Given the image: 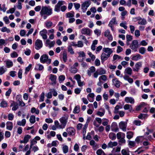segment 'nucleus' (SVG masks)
Wrapping results in <instances>:
<instances>
[{"instance_id":"1","label":"nucleus","mask_w":155,"mask_h":155,"mask_svg":"<svg viewBox=\"0 0 155 155\" xmlns=\"http://www.w3.org/2000/svg\"><path fill=\"white\" fill-rule=\"evenodd\" d=\"M65 4H66V3L64 1H59L55 6L54 11L57 12H59L60 11L62 12H64L67 8V6L64 5Z\"/></svg>"},{"instance_id":"2","label":"nucleus","mask_w":155,"mask_h":155,"mask_svg":"<svg viewBox=\"0 0 155 155\" xmlns=\"http://www.w3.org/2000/svg\"><path fill=\"white\" fill-rule=\"evenodd\" d=\"M52 14V9L49 6H42L40 12L41 16L46 15L47 16L51 15Z\"/></svg>"},{"instance_id":"3","label":"nucleus","mask_w":155,"mask_h":155,"mask_svg":"<svg viewBox=\"0 0 155 155\" xmlns=\"http://www.w3.org/2000/svg\"><path fill=\"white\" fill-rule=\"evenodd\" d=\"M40 59V62L43 64L46 63L48 64H49L51 62V59L49 58L48 55L46 54L41 55Z\"/></svg>"},{"instance_id":"4","label":"nucleus","mask_w":155,"mask_h":155,"mask_svg":"<svg viewBox=\"0 0 155 155\" xmlns=\"http://www.w3.org/2000/svg\"><path fill=\"white\" fill-rule=\"evenodd\" d=\"M69 116L67 114L64 115L59 119V120L61 124L65 128L68 121Z\"/></svg>"},{"instance_id":"5","label":"nucleus","mask_w":155,"mask_h":155,"mask_svg":"<svg viewBox=\"0 0 155 155\" xmlns=\"http://www.w3.org/2000/svg\"><path fill=\"white\" fill-rule=\"evenodd\" d=\"M53 130H56L57 129H61L64 128L61 124H60L58 120H56L54 121V125L51 127Z\"/></svg>"},{"instance_id":"6","label":"nucleus","mask_w":155,"mask_h":155,"mask_svg":"<svg viewBox=\"0 0 155 155\" xmlns=\"http://www.w3.org/2000/svg\"><path fill=\"white\" fill-rule=\"evenodd\" d=\"M130 47L131 49L133 50L134 51L136 52L137 49L138 47V41L137 40H133L130 46Z\"/></svg>"},{"instance_id":"7","label":"nucleus","mask_w":155,"mask_h":155,"mask_svg":"<svg viewBox=\"0 0 155 155\" xmlns=\"http://www.w3.org/2000/svg\"><path fill=\"white\" fill-rule=\"evenodd\" d=\"M102 119L99 117H96L94 119L93 124L96 127H98L101 124Z\"/></svg>"},{"instance_id":"8","label":"nucleus","mask_w":155,"mask_h":155,"mask_svg":"<svg viewBox=\"0 0 155 155\" xmlns=\"http://www.w3.org/2000/svg\"><path fill=\"white\" fill-rule=\"evenodd\" d=\"M35 48L38 50L41 48L43 46L42 41L39 39H37L35 43Z\"/></svg>"},{"instance_id":"9","label":"nucleus","mask_w":155,"mask_h":155,"mask_svg":"<svg viewBox=\"0 0 155 155\" xmlns=\"http://www.w3.org/2000/svg\"><path fill=\"white\" fill-rule=\"evenodd\" d=\"M127 122L126 121H121L119 124V128L123 131H125L126 130Z\"/></svg>"},{"instance_id":"10","label":"nucleus","mask_w":155,"mask_h":155,"mask_svg":"<svg viewBox=\"0 0 155 155\" xmlns=\"http://www.w3.org/2000/svg\"><path fill=\"white\" fill-rule=\"evenodd\" d=\"M47 31L45 29H43L39 32V34L43 39H47L48 38L47 35Z\"/></svg>"},{"instance_id":"11","label":"nucleus","mask_w":155,"mask_h":155,"mask_svg":"<svg viewBox=\"0 0 155 155\" xmlns=\"http://www.w3.org/2000/svg\"><path fill=\"white\" fill-rule=\"evenodd\" d=\"M142 67V62L140 61L137 62L135 64L134 67L133 68V70L134 71L138 72Z\"/></svg>"},{"instance_id":"12","label":"nucleus","mask_w":155,"mask_h":155,"mask_svg":"<svg viewBox=\"0 0 155 155\" xmlns=\"http://www.w3.org/2000/svg\"><path fill=\"white\" fill-rule=\"evenodd\" d=\"M55 44L54 41H51L49 39H47L45 43V46H48L50 48L53 47Z\"/></svg>"},{"instance_id":"13","label":"nucleus","mask_w":155,"mask_h":155,"mask_svg":"<svg viewBox=\"0 0 155 155\" xmlns=\"http://www.w3.org/2000/svg\"><path fill=\"white\" fill-rule=\"evenodd\" d=\"M16 100L20 106L23 107L25 105V103L22 100L21 96V95H17L16 97Z\"/></svg>"},{"instance_id":"14","label":"nucleus","mask_w":155,"mask_h":155,"mask_svg":"<svg viewBox=\"0 0 155 155\" xmlns=\"http://www.w3.org/2000/svg\"><path fill=\"white\" fill-rule=\"evenodd\" d=\"M91 30L88 28H84L81 30V32L82 34L88 36L91 35Z\"/></svg>"},{"instance_id":"15","label":"nucleus","mask_w":155,"mask_h":155,"mask_svg":"<svg viewBox=\"0 0 155 155\" xmlns=\"http://www.w3.org/2000/svg\"><path fill=\"white\" fill-rule=\"evenodd\" d=\"M66 130L68 134L70 135H74L75 133V130L73 127H69L66 129Z\"/></svg>"},{"instance_id":"16","label":"nucleus","mask_w":155,"mask_h":155,"mask_svg":"<svg viewBox=\"0 0 155 155\" xmlns=\"http://www.w3.org/2000/svg\"><path fill=\"white\" fill-rule=\"evenodd\" d=\"M49 79L51 81V84L53 86H55L56 84L57 76L54 74H51Z\"/></svg>"},{"instance_id":"17","label":"nucleus","mask_w":155,"mask_h":155,"mask_svg":"<svg viewBox=\"0 0 155 155\" xmlns=\"http://www.w3.org/2000/svg\"><path fill=\"white\" fill-rule=\"evenodd\" d=\"M142 58V56L139 54H136L132 56V59L135 61H137Z\"/></svg>"},{"instance_id":"18","label":"nucleus","mask_w":155,"mask_h":155,"mask_svg":"<svg viewBox=\"0 0 155 155\" xmlns=\"http://www.w3.org/2000/svg\"><path fill=\"white\" fill-rule=\"evenodd\" d=\"M125 102L127 103L133 104L134 103V98L131 97H126L124 99Z\"/></svg>"},{"instance_id":"19","label":"nucleus","mask_w":155,"mask_h":155,"mask_svg":"<svg viewBox=\"0 0 155 155\" xmlns=\"http://www.w3.org/2000/svg\"><path fill=\"white\" fill-rule=\"evenodd\" d=\"M94 96L93 93H90L87 95V98L90 102H92L94 101Z\"/></svg>"},{"instance_id":"20","label":"nucleus","mask_w":155,"mask_h":155,"mask_svg":"<svg viewBox=\"0 0 155 155\" xmlns=\"http://www.w3.org/2000/svg\"><path fill=\"white\" fill-rule=\"evenodd\" d=\"M103 51L107 53V55L110 56V54L112 53L113 51L111 48H103Z\"/></svg>"},{"instance_id":"21","label":"nucleus","mask_w":155,"mask_h":155,"mask_svg":"<svg viewBox=\"0 0 155 155\" xmlns=\"http://www.w3.org/2000/svg\"><path fill=\"white\" fill-rule=\"evenodd\" d=\"M111 127L112 130L114 132H116L118 130L117 125L116 122H113L111 124Z\"/></svg>"},{"instance_id":"22","label":"nucleus","mask_w":155,"mask_h":155,"mask_svg":"<svg viewBox=\"0 0 155 155\" xmlns=\"http://www.w3.org/2000/svg\"><path fill=\"white\" fill-rule=\"evenodd\" d=\"M95 68L94 66L91 67L87 71V74L90 77L91 75V73L94 72L95 71Z\"/></svg>"},{"instance_id":"23","label":"nucleus","mask_w":155,"mask_h":155,"mask_svg":"<svg viewBox=\"0 0 155 155\" xmlns=\"http://www.w3.org/2000/svg\"><path fill=\"white\" fill-rule=\"evenodd\" d=\"M91 120V118L90 117H88L87 119L86 123L84 124V127L83 128V133L84 134V133L85 134L86 132V129L87 128L89 122H90V120Z\"/></svg>"},{"instance_id":"24","label":"nucleus","mask_w":155,"mask_h":155,"mask_svg":"<svg viewBox=\"0 0 155 155\" xmlns=\"http://www.w3.org/2000/svg\"><path fill=\"white\" fill-rule=\"evenodd\" d=\"M11 106L13 107L12 110L13 111L16 110L18 108V103L15 101H13L11 104Z\"/></svg>"},{"instance_id":"25","label":"nucleus","mask_w":155,"mask_h":155,"mask_svg":"<svg viewBox=\"0 0 155 155\" xmlns=\"http://www.w3.org/2000/svg\"><path fill=\"white\" fill-rule=\"evenodd\" d=\"M45 25L46 28H49L53 26V23L51 21L47 20L45 23Z\"/></svg>"},{"instance_id":"26","label":"nucleus","mask_w":155,"mask_h":155,"mask_svg":"<svg viewBox=\"0 0 155 155\" xmlns=\"http://www.w3.org/2000/svg\"><path fill=\"white\" fill-rule=\"evenodd\" d=\"M132 69L129 67H128L125 69L124 73L130 75L132 74Z\"/></svg>"},{"instance_id":"27","label":"nucleus","mask_w":155,"mask_h":155,"mask_svg":"<svg viewBox=\"0 0 155 155\" xmlns=\"http://www.w3.org/2000/svg\"><path fill=\"white\" fill-rule=\"evenodd\" d=\"M112 82L113 84L117 87H119L120 85V82L117 78H114L113 79Z\"/></svg>"},{"instance_id":"28","label":"nucleus","mask_w":155,"mask_h":155,"mask_svg":"<svg viewBox=\"0 0 155 155\" xmlns=\"http://www.w3.org/2000/svg\"><path fill=\"white\" fill-rule=\"evenodd\" d=\"M43 66L40 64H36L35 68V70L39 71H41L43 70Z\"/></svg>"},{"instance_id":"29","label":"nucleus","mask_w":155,"mask_h":155,"mask_svg":"<svg viewBox=\"0 0 155 155\" xmlns=\"http://www.w3.org/2000/svg\"><path fill=\"white\" fill-rule=\"evenodd\" d=\"M117 24V22L116 21V18L115 17H114L112 18L111 20L110 21L108 25V26H114V25Z\"/></svg>"},{"instance_id":"30","label":"nucleus","mask_w":155,"mask_h":155,"mask_svg":"<svg viewBox=\"0 0 155 155\" xmlns=\"http://www.w3.org/2000/svg\"><path fill=\"white\" fill-rule=\"evenodd\" d=\"M6 128L9 130H11L13 128V123L12 122L8 121L6 124Z\"/></svg>"},{"instance_id":"31","label":"nucleus","mask_w":155,"mask_h":155,"mask_svg":"<svg viewBox=\"0 0 155 155\" xmlns=\"http://www.w3.org/2000/svg\"><path fill=\"white\" fill-rule=\"evenodd\" d=\"M109 57V56H108V55H107V54L105 53H102L101 55V62H102L103 61H104L107 60Z\"/></svg>"},{"instance_id":"32","label":"nucleus","mask_w":155,"mask_h":155,"mask_svg":"<svg viewBox=\"0 0 155 155\" xmlns=\"http://www.w3.org/2000/svg\"><path fill=\"white\" fill-rule=\"evenodd\" d=\"M7 69L4 66L0 67V75L4 74L7 71Z\"/></svg>"},{"instance_id":"33","label":"nucleus","mask_w":155,"mask_h":155,"mask_svg":"<svg viewBox=\"0 0 155 155\" xmlns=\"http://www.w3.org/2000/svg\"><path fill=\"white\" fill-rule=\"evenodd\" d=\"M6 66L7 68H9L12 67L13 63L12 61L8 60L5 61Z\"/></svg>"},{"instance_id":"34","label":"nucleus","mask_w":155,"mask_h":155,"mask_svg":"<svg viewBox=\"0 0 155 155\" xmlns=\"http://www.w3.org/2000/svg\"><path fill=\"white\" fill-rule=\"evenodd\" d=\"M117 145V143L116 142H112L110 141L108 143V148L110 147L112 148L113 147L116 146Z\"/></svg>"},{"instance_id":"35","label":"nucleus","mask_w":155,"mask_h":155,"mask_svg":"<svg viewBox=\"0 0 155 155\" xmlns=\"http://www.w3.org/2000/svg\"><path fill=\"white\" fill-rule=\"evenodd\" d=\"M26 123V120L25 119H23L21 121H19L17 122V124L18 125L24 126Z\"/></svg>"},{"instance_id":"36","label":"nucleus","mask_w":155,"mask_h":155,"mask_svg":"<svg viewBox=\"0 0 155 155\" xmlns=\"http://www.w3.org/2000/svg\"><path fill=\"white\" fill-rule=\"evenodd\" d=\"M122 136H117V138L118 139L119 144H121L123 143H125V140L124 139V136H122L123 137H122Z\"/></svg>"},{"instance_id":"37","label":"nucleus","mask_w":155,"mask_h":155,"mask_svg":"<svg viewBox=\"0 0 155 155\" xmlns=\"http://www.w3.org/2000/svg\"><path fill=\"white\" fill-rule=\"evenodd\" d=\"M124 108L125 110H129L130 112H131L132 110V106L129 104H125L124 107Z\"/></svg>"},{"instance_id":"38","label":"nucleus","mask_w":155,"mask_h":155,"mask_svg":"<svg viewBox=\"0 0 155 155\" xmlns=\"http://www.w3.org/2000/svg\"><path fill=\"white\" fill-rule=\"evenodd\" d=\"M138 23L139 25H144L147 24V21L144 18L140 19L139 20Z\"/></svg>"},{"instance_id":"39","label":"nucleus","mask_w":155,"mask_h":155,"mask_svg":"<svg viewBox=\"0 0 155 155\" xmlns=\"http://www.w3.org/2000/svg\"><path fill=\"white\" fill-rule=\"evenodd\" d=\"M70 72L73 74H76L78 71V69L76 68L71 66L69 70Z\"/></svg>"},{"instance_id":"40","label":"nucleus","mask_w":155,"mask_h":155,"mask_svg":"<svg viewBox=\"0 0 155 155\" xmlns=\"http://www.w3.org/2000/svg\"><path fill=\"white\" fill-rule=\"evenodd\" d=\"M31 138V136H25L23 140H21L20 141L21 143H27L28 141V140Z\"/></svg>"},{"instance_id":"41","label":"nucleus","mask_w":155,"mask_h":155,"mask_svg":"<svg viewBox=\"0 0 155 155\" xmlns=\"http://www.w3.org/2000/svg\"><path fill=\"white\" fill-rule=\"evenodd\" d=\"M109 120L106 118H104L102 119V124L104 126H106L108 125Z\"/></svg>"},{"instance_id":"42","label":"nucleus","mask_w":155,"mask_h":155,"mask_svg":"<svg viewBox=\"0 0 155 155\" xmlns=\"http://www.w3.org/2000/svg\"><path fill=\"white\" fill-rule=\"evenodd\" d=\"M7 106V102L4 100H2L0 104V107H2L4 108L6 107Z\"/></svg>"},{"instance_id":"43","label":"nucleus","mask_w":155,"mask_h":155,"mask_svg":"<svg viewBox=\"0 0 155 155\" xmlns=\"http://www.w3.org/2000/svg\"><path fill=\"white\" fill-rule=\"evenodd\" d=\"M74 13L73 11H71L67 13L66 15L67 18H72L74 17Z\"/></svg>"},{"instance_id":"44","label":"nucleus","mask_w":155,"mask_h":155,"mask_svg":"<svg viewBox=\"0 0 155 155\" xmlns=\"http://www.w3.org/2000/svg\"><path fill=\"white\" fill-rule=\"evenodd\" d=\"M147 114H140L138 116L139 118L140 119H145L147 118Z\"/></svg>"},{"instance_id":"45","label":"nucleus","mask_w":155,"mask_h":155,"mask_svg":"<svg viewBox=\"0 0 155 155\" xmlns=\"http://www.w3.org/2000/svg\"><path fill=\"white\" fill-rule=\"evenodd\" d=\"M80 111V106L79 105H77L74 107L73 112L74 114H78V113Z\"/></svg>"},{"instance_id":"46","label":"nucleus","mask_w":155,"mask_h":155,"mask_svg":"<svg viewBox=\"0 0 155 155\" xmlns=\"http://www.w3.org/2000/svg\"><path fill=\"white\" fill-rule=\"evenodd\" d=\"M96 153L97 155H105V153L101 149L97 150Z\"/></svg>"},{"instance_id":"47","label":"nucleus","mask_w":155,"mask_h":155,"mask_svg":"<svg viewBox=\"0 0 155 155\" xmlns=\"http://www.w3.org/2000/svg\"><path fill=\"white\" fill-rule=\"evenodd\" d=\"M98 74L99 75H102L106 73V71L103 68H100L97 70Z\"/></svg>"},{"instance_id":"48","label":"nucleus","mask_w":155,"mask_h":155,"mask_svg":"<svg viewBox=\"0 0 155 155\" xmlns=\"http://www.w3.org/2000/svg\"><path fill=\"white\" fill-rule=\"evenodd\" d=\"M128 145L130 148L134 147L136 145L134 141H129Z\"/></svg>"},{"instance_id":"49","label":"nucleus","mask_w":155,"mask_h":155,"mask_svg":"<svg viewBox=\"0 0 155 155\" xmlns=\"http://www.w3.org/2000/svg\"><path fill=\"white\" fill-rule=\"evenodd\" d=\"M139 51L140 54H143L145 53L146 50L144 47H141L139 48Z\"/></svg>"},{"instance_id":"50","label":"nucleus","mask_w":155,"mask_h":155,"mask_svg":"<svg viewBox=\"0 0 155 155\" xmlns=\"http://www.w3.org/2000/svg\"><path fill=\"white\" fill-rule=\"evenodd\" d=\"M29 120L31 123L34 124L35 122V117L33 115L31 116Z\"/></svg>"},{"instance_id":"51","label":"nucleus","mask_w":155,"mask_h":155,"mask_svg":"<svg viewBox=\"0 0 155 155\" xmlns=\"http://www.w3.org/2000/svg\"><path fill=\"white\" fill-rule=\"evenodd\" d=\"M143 136H137L135 139L136 142L139 143L140 142H142L143 140Z\"/></svg>"},{"instance_id":"52","label":"nucleus","mask_w":155,"mask_h":155,"mask_svg":"<svg viewBox=\"0 0 155 155\" xmlns=\"http://www.w3.org/2000/svg\"><path fill=\"white\" fill-rule=\"evenodd\" d=\"M15 7V6L14 8H11L9 10H7L6 12V13L7 14H12L14 13L16 9Z\"/></svg>"},{"instance_id":"53","label":"nucleus","mask_w":155,"mask_h":155,"mask_svg":"<svg viewBox=\"0 0 155 155\" xmlns=\"http://www.w3.org/2000/svg\"><path fill=\"white\" fill-rule=\"evenodd\" d=\"M91 2L90 0H87L84 2L82 4L88 8L91 4Z\"/></svg>"},{"instance_id":"54","label":"nucleus","mask_w":155,"mask_h":155,"mask_svg":"<svg viewBox=\"0 0 155 155\" xmlns=\"http://www.w3.org/2000/svg\"><path fill=\"white\" fill-rule=\"evenodd\" d=\"M84 46V44L82 41H78L76 44V47L78 48H82Z\"/></svg>"},{"instance_id":"55","label":"nucleus","mask_w":155,"mask_h":155,"mask_svg":"<svg viewBox=\"0 0 155 155\" xmlns=\"http://www.w3.org/2000/svg\"><path fill=\"white\" fill-rule=\"evenodd\" d=\"M78 53L79 57H81L82 58H84L85 56V54L83 51H80L78 52Z\"/></svg>"},{"instance_id":"56","label":"nucleus","mask_w":155,"mask_h":155,"mask_svg":"<svg viewBox=\"0 0 155 155\" xmlns=\"http://www.w3.org/2000/svg\"><path fill=\"white\" fill-rule=\"evenodd\" d=\"M62 150L64 153H67L68 151V148L67 146L65 145L63 146Z\"/></svg>"},{"instance_id":"57","label":"nucleus","mask_w":155,"mask_h":155,"mask_svg":"<svg viewBox=\"0 0 155 155\" xmlns=\"http://www.w3.org/2000/svg\"><path fill=\"white\" fill-rule=\"evenodd\" d=\"M6 41H7V40H5L3 39H0V44L1 45H4L5 46L7 44V43L6 42Z\"/></svg>"},{"instance_id":"58","label":"nucleus","mask_w":155,"mask_h":155,"mask_svg":"<svg viewBox=\"0 0 155 155\" xmlns=\"http://www.w3.org/2000/svg\"><path fill=\"white\" fill-rule=\"evenodd\" d=\"M65 79V77L64 75H60L58 78V80L60 83L63 82Z\"/></svg>"},{"instance_id":"59","label":"nucleus","mask_w":155,"mask_h":155,"mask_svg":"<svg viewBox=\"0 0 155 155\" xmlns=\"http://www.w3.org/2000/svg\"><path fill=\"white\" fill-rule=\"evenodd\" d=\"M68 51L71 54H74V51H73V48L71 46H68Z\"/></svg>"},{"instance_id":"60","label":"nucleus","mask_w":155,"mask_h":155,"mask_svg":"<svg viewBox=\"0 0 155 155\" xmlns=\"http://www.w3.org/2000/svg\"><path fill=\"white\" fill-rule=\"evenodd\" d=\"M98 79L99 81H105L107 79V77L105 75H102L99 77Z\"/></svg>"},{"instance_id":"61","label":"nucleus","mask_w":155,"mask_h":155,"mask_svg":"<svg viewBox=\"0 0 155 155\" xmlns=\"http://www.w3.org/2000/svg\"><path fill=\"white\" fill-rule=\"evenodd\" d=\"M127 23L126 21H124L123 22L121 23L120 24V25L121 27H123L124 29H127V27L126 25Z\"/></svg>"},{"instance_id":"62","label":"nucleus","mask_w":155,"mask_h":155,"mask_svg":"<svg viewBox=\"0 0 155 155\" xmlns=\"http://www.w3.org/2000/svg\"><path fill=\"white\" fill-rule=\"evenodd\" d=\"M105 110H103V111L102 112L100 111H98L97 112V114L98 116L101 117L104 115L105 114Z\"/></svg>"},{"instance_id":"63","label":"nucleus","mask_w":155,"mask_h":155,"mask_svg":"<svg viewBox=\"0 0 155 155\" xmlns=\"http://www.w3.org/2000/svg\"><path fill=\"white\" fill-rule=\"evenodd\" d=\"M118 59H121V60L123 59V58H121V56H119L117 54H114L113 56V59L114 61H115L116 60Z\"/></svg>"},{"instance_id":"64","label":"nucleus","mask_w":155,"mask_h":155,"mask_svg":"<svg viewBox=\"0 0 155 155\" xmlns=\"http://www.w3.org/2000/svg\"><path fill=\"white\" fill-rule=\"evenodd\" d=\"M50 91L51 92L52 94H53V96L56 97L58 95V93L57 91L54 89H50Z\"/></svg>"}]
</instances>
